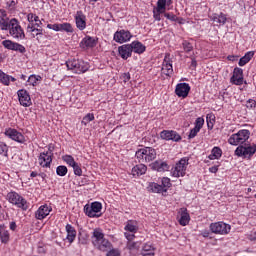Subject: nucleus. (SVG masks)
<instances>
[{
  "label": "nucleus",
  "mask_w": 256,
  "mask_h": 256,
  "mask_svg": "<svg viewBox=\"0 0 256 256\" xmlns=\"http://www.w3.org/2000/svg\"><path fill=\"white\" fill-rule=\"evenodd\" d=\"M235 155L237 157H243L244 159H251L254 153H256V144H240L236 150Z\"/></svg>",
  "instance_id": "obj_5"
},
{
  "label": "nucleus",
  "mask_w": 256,
  "mask_h": 256,
  "mask_svg": "<svg viewBox=\"0 0 256 256\" xmlns=\"http://www.w3.org/2000/svg\"><path fill=\"white\" fill-rule=\"evenodd\" d=\"M147 173V166L143 163H140L132 168V175H137L138 177L140 175H145Z\"/></svg>",
  "instance_id": "obj_28"
},
{
  "label": "nucleus",
  "mask_w": 256,
  "mask_h": 256,
  "mask_svg": "<svg viewBox=\"0 0 256 256\" xmlns=\"http://www.w3.org/2000/svg\"><path fill=\"white\" fill-rule=\"evenodd\" d=\"M131 40V32L127 30L116 31L114 34V41L116 43H127Z\"/></svg>",
  "instance_id": "obj_15"
},
{
  "label": "nucleus",
  "mask_w": 256,
  "mask_h": 256,
  "mask_svg": "<svg viewBox=\"0 0 256 256\" xmlns=\"http://www.w3.org/2000/svg\"><path fill=\"white\" fill-rule=\"evenodd\" d=\"M221 155H223V151L221 150V148L214 147L211 151V154L208 156V159H210V161L220 159Z\"/></svg>",
  "instance_id": "obj_32"
},
{
  "label": "nucleus",
  "mask_w": 256,
  "mask_h": 256,
  "mask_svg": "<svg viewBox=\"0 0 256 256\" xmlns=\"http://www.w3.org/2000/svg\"><path fill=\"white\" fill-rule=\"evenodd\" d=\"M9 151V147L5 142H0V155H4V157H7V152Z\"/></svg>",
  "instance_id": "obj_45"
},
{
  "label": "nucleus",
  "mask_w": 256,
  "mask_h": 256,
  "mask_svg": "<svg viewBox=\"0 0 256 256\" xmlns=\"http://www.w3.org/2000/svg\"><path fill=\"white\" fill-rule=\"evenodd\" d=\"M92 245L98 249V251H107L111 249V242L105 238V234L100 228L94 229L92 232Z\"/></svg>",
  "instance_id": "obj_1"
},
{
  "label": "nucleus",
  "mask_w": 256,
  "mask_h": 256,
  "mask_svg": "<svg viewBox=\"0 0 256 256\" xmlns=\"http://www.w3.org/2000/svg\"><path fill=\"white\" fill-rule=\"evenodd\" d=\"M0 19H7V12L5 10H0Z\"/></svg>",
  "instance_id": "obj_62"
},
{
  "label": "nucleus",
  "mask_w": 256,
  "mask_h": 256,
  "mask_svg": "<svg viewBox=\"0 0 256 256\" xmlns=\"http://www.w3.org/2000/svg\"><path fill=\"white\" fill-rule=\"evenodd\" d=\"M148 191H151L152 193H167V189L163 187V185H159L155 182L149 184Z\"/></svg>",
  "instance_id": "obj_29"
},
{
  "label": "nucleus",
  "mask_w": 256,
  "mask_h": 256,
  "mask_svg": "<svg viewBox=\"0 0 256 256\" xmlns=\"http://www.w3.org/2000/svg\"><path fill=\"white\" fill-rule=\"evenodd\" d=\"M251 137V132L247 129L239 130L236 134H232L230 138L228 139V143L230 145H243V143H246L249 141V138Z\"/></svg>",
  "instance_id": "obj_4"
},
{
  "label": "nucleus",
  "mask_w": 256,
  "mask_h": 256,
  "mask_svg": "<svg viewBox=\"0 0 256 256\" xmlns=\"http://www.w3.org/2000/svg\"><path fill=\"white\" fill-rule=\"evenodd\" d=\"M95 119V115L93 113H88L86 116L83 117L82 123L87 125V123H91Z\"/></svg>",
  "instance_id": "obj_47"
},
{
  "label": "nucleus",
  "mask_w": 256,
  "mask_h": 256,
  "mask_svg": "<svg viewBox=\"0 0 256 256\" xmlns=\"http://www.w3.org/2000/svg\"><path fill=\"white\" fill-rule=\"evenodd\" d=\"M130 47H132V53H137L138 55H141L142 53H145L146 47L143 45V43L139 41H134L130 44Z\"/></svg>",
  "instance_id": "obj_24"
},
{
  "label": "nucleus",
  "mask_w": 256,
  "mask_h": 256,
  "mask_svg": "<svg viewBox=\"0 0 256 256\" xmlns=\"http://www.w3.org/2000/svg\"><path fill=\"white\" fill-rule=\"evenodd\" d=\"M142 256H155V252H142Z\"/></svg>",
  "instance_id": "obj_64"
},
{
  "label": "nucleus",
  "mask_w": 256,
  "mask_h": 256,
  "mask_svg": "<svg viewBox=\"0 0 256 256\" xmlns=\"http://www.w3.org/2000/svg\"><path fill=\"white\" fill-rule=\"evenodd\" d=\"M125 231H129L130 233H135V231H137V227L131 223H128L125 226Z\"/></svg>",
  "instance_id": "obj_54"
},
{
  "label": "nucleus",
  "mask_w": 256,
  "mask_h": 256,
  "mask_svg": "<svg viewBox=\"0 0 256 256\" xmlns=\"http://www.w3.org/2000/svg\"><path fill=\"white\" fill-rule=\"evenodd\" d=\"M210 231L215 235H229L231 233V225L225 222H214L210 224Z\"/></svg>",
  "instance_id": "obj_9"
},
{
  "label": "nucleus",
  "mask_w": 256,
  "mask_h": 256,
  "mask_svg": "<svg viewBox=\"0 0 256 256\" xmlns=\"http://www.w3.org/2000/svg\"><path fill=\"white\" fill-rule=\"evenodd\" d=\"M51 213V208L47 205H42L38 208V210L35 212V217L39 221L45 219L47 215Z\"/></svg>",
  "instance_id": "obj_22"
},
{
  "label": "nucleus",
  "mask_w": 256,
  "mask_h": 256,
  "mask_svg": "<svg viewBox=\"0 0 256 256\" xmlns=\"http://www.w3.org/2000/svg\"><path fill=\"white\" fill-rule=\"evenodd\" d=\"M234 85H243V69L236 67L233 71V76L230 79Z\"/></svg>",
  "instance_id": "obj_20"
},
{
  "label": "nucleus",
  "mask_w": 256,
  "mask_h": 256,
  "mask_svg": "<svg viewBox=\"0 0 256 256\" xmlns=\"http://www.w3.org/2000/svg\"><path fill=\"white\" fill-rule=\"evenodd\" d=\"M7 5H8V7H15V5H17V2H15V0H9L8 2H7Z\"/></svg>",
  "instance_id": "obj_63"
},
{
  "label": "nucleus",
  "mask_w": 256,
  "mask_h": 256,
  "mask_svg": "<svg viewBox=\"0 0 256 256\" xmlns=\"http://www.w3.org/2000/svg\"><path fill=\"white\" fill-rule=\"evenodd\" d=\"M27 81L29 85H32L33 87H35V85H37V82L41 81V76L31 75L29 76Z\"/></svg>",
  "instance_id": "obj_40"
},
{
  "label": "nucleus",
  "mask_w": 256,
  "mask_h": 256,
  "mask_svg": "<svg viewBox=\"0 0 256 256\" xmlns=\"http://www.w3.org/2000/svg\"><path fill=\"white\" fill-rule=\"evenodd\" d=\"M76 27L79 31H83L87 27V17L83 14V11H77L75 15Z\"/></svg>",
  "instance_id": "obj_17"
},
{
  "label": "nucleus",
  "mask_w": 256,
  "mask_h": 256,
  "mask_svg": "<svg viewBox=\"0 0 256 256\" xmlns=\"http://www.w3.org/2000/svg\"><path fill=\"white\" fill-rule=\"evenodd\" d=\"M67 240L69 243H73L77 237V231L71 224L66 225Z\"/></svg>",
  "instance_id": "obj_27"
},
{
  "label": "nucleus",
  "mask_w": 256,
  "mask_h": 256,
  "mask_svg": "<svg viewBox=\"0 0 256 256\" xmlns=\"http://www.w3.org/2000/svg\"><path fill=\"white\" fill-rule=\"evenodd\" d=\"M74 174L78 177H81L83 175V170L81 169V165H79L77 162L74 166H72Z\"/></svg>",
  "instance_id": "obj_46"
},
{
  "label": "nucleus",
  "mask_w": 256,
  "mask_h": 256,
  "mask_svg": "<svg viewBox=\"0 0 256 256\" xmlns=\"http://www.w3.org/2000/svg\"><path fill=\"white\" fill-rule=\"evenodd\" d=\"M2 45L5 49H8V51H16L17 53H21L24 55V53H27V49L23 44L14 42L13 40H3Z\"/></svg>",
  "instance_id": "obj_11"
},
{
  "label": "nucleus",
  "mask_w": 256,
  "mask_h": 256,
  "mask_svg": "<svg viewBox=\"0 0 256 256\" xmlns=\"http://www.w3.org/2000/svg\"><path fill=\"white\" fill-rule=\"evenodd\" d=\"M118 53L122 59L127 61L131 57L133 50L130 44H124L118 48Z\"/></svg>",
  "instance_id": "obj_21"
},
{
  "label": "nucleus",
  "mask_w": 256,
  "mask_h": 256,
  "mask_svg": "<svg viewBox=\"0 0 256 256\" xmlns=\"http://www.w3.org/2000/svg\"><path fill=\"white\" fill-rule=\"evenodd\" d=\"M27 20L29 21V23H33L35 21V23H37V21H39V16H35L33 13H29L27 15Z\"/></svg>",
  "instance_id": "obj_51"
},
{
  "label": "nucleus",
  "mask_w": 256,
  "mask_h": 256,
  "mask_svg": "<svg viewBox=\"0 0 256 256\" xmlns=\"http://www.w3.org/2000/svg\"><path fill=\"white\" fill-rule=\"evenodd\" d=\"M126 239L128 240V243H130V241H133V239H135V234H129V233H125L124 234Z\"/></svg>",
  "instance_id": "obj_59"
},
{
  "label": "nucleus",
  "mask_w": 256,
  "mask_h": 256,
  "mask_svg": "<svg viewBox=\"0 0 256 256\" xmlns=\"http://www.w3.org/2000/svg\"><path fill=\"white\" fill-rule=\"evenodd\" d=\"M11 27V20L9 18H0V28L2 31H8Z\"/></svg>",
  "instance_id": "obj_33"
},
{
  "label": "nucleus",
  "mask_w": 256,
  "mask_h": 256,
  "mask_svg": "<svg viewBox=\"0 0 256 256\" xmlns=\"http://www.w3.org/2000/svg\"><path fill=\"white\" fill-rule=\"evenodd\" d=\"M20 105L23 107H31V96L27 90L21 89L17 92Z\"/></svg>",
  "instance_id": "obj_14"
},
{
  "label": "nucleus",
  "mask_w": 256,
  "mask_h": 256,
  "mask_svg": "<svg viewBox=\"0 0 256 256\" xmlns=\"http://www.w3.org/2000/svg\"><path fill=\"white\" fill-rule=\"evenodd\" d=\"M38 29H40L39 28V23H35V24L31 23V24H28L26 30H27V33H31V36H32L33 33L37 32Z\"/></svg>",
  "instance_id": "obj_38"
},
{
  "label": "nucleus",
  "mask_w": 256,
  "mask_h": 256,
  "mask_svg": "<svg viewBox=\"0 0 256 256\" xmlns=\"http://www.w3.org/2000/svg\"><path fill=\"white\" fill-rule=\"evenodd\" d=\"M48 29H52V31H61V24H48Z\"/></svg>",
  "instance_id": "obj_56"
},
{
  "label": "nucleus",
  "mask_w": 256,
  "mask_h": 256,
  "mask_svg": "<svg viewBox=\"0 0 256 256\" xmlns=\"http://www.w3.org/2000/svg\"><path fill=\"white\" fill-rule=\"evenodd\" d=\"M10 82L11 76L0 70V83H2V85L9 86Z\"/></svg>",
  "instance_id": "obj_34"
},
{
  "label": "nucleus",
  "mask_w": 256,
  "mask_h": 256,
  "mask_svg": "<svg viewBox=\"0 0 256 256\" xmlns=\"http://www.w3.org/2000/svg\"><path fill=\"white\" fill-rule=\"evenodd\" d=\"M189 91H191V86L188 83H179L176 85L175 93L178 97L185 99L189 95Z\"/></svg>",
  "instance_id": "obj_16"
},
{
  "label": "nucleus",
  "mask_w": 256,
  "mask_h": 256,
  "mask_svg": "<svg viewBox=\"0 0 256 256\" xmlns=\"http://www.w3.org/2000/svg\"><path fill=\"white\" fill-rule=\"evenodd\" d=\"M166 7L167 0H158L157 7L155 9L158 10V13H165Z\"/></svg>",
  "instance_id": "obj_35"
},
{
  "label": "nucleus",
  "mask_w": 256,
  "mask_h": 256,
  "mask_svg": "<svg viewBox=\"0 0 256 256\" xmlns=\"http://www.w3.org/2000/svg\"><path fill=\"white\" fill-rule=\"evenodd\" d=\"M209 17L216 25H225V23H227V15L223 12H220L219 14L214 13Z\"/></svg>",
  "instance_id": "obj_23"
},
{
  "label": "nucleus",
  "mask_w": 256,
  "mask_h": 256,
  "mask_svg": "<svg viewBox=\"0 0 256 256\" xmlns=\"http://www.w3.org/2000/svg\"><path fill=\"white\" fill-rule=\"evenodd\" d=\"M164 17H166V19H169V21H179V18L175 14L165 13Z\"/></svg>",
  "instance_id": "obj_53"
},
{
  "label": "nucleus",
  "mask_w": 256,
  "mask_h": 256,
  "mask_svg": "<svg viewBox=\"0 0 256 256\" xmlns=\"http://www.w3.org/2000/svg\"><path fill=\"white\" fill-rule=\"evenodd\" d=\"M162 72L164 75L169 77L170 75H173V64L167 60V58L164 59L163 65H162Z\"/></svg>",
  "instance_id": "obj_30"
},
{
  "label": "nucleus",
  "mask_w": 256,
  "mask_h": 256,
  "mask_svg": "<svg viewBox=\"0 0 256 256\" xmlns=\"http://www.w3.org/2000/svg\"><path fill=\"white\" fill-rule=\"evenodd\" d=\"M4 135L9 137V139H12V141H16V143H25V136H23V134L16 129L8 128L4 132Z\"/></svg>",
  "instance_id": "obj_13"
},
{
  "label": "nucleus",
  "mask_w": 256,
  "mask_h": 256,
  "mask_svg": "<svg viewBox=\"0 0 256 256\" xmlns=\"http://www.w3.org/2000/svg\"><path fill=\"white\" fill-rule=\"evenodd\" d=\"M0 239H1L2 243H8L9 242V231L0 230Z\"/></svg>",
  "instance_id": "obj_41"
},
{
  "label": "nucleus",
  "mask_w": 256,
  "mask_h": 256,
  "mask_svg": "<svg viewBox=\"0 0 256 256\" xmlns=\"http://www.w3.org/2000/svg\"><path fill=\"white\" fill-rule=\"evenodd\" d=\"M190 219H191V217L189 216V213L187 212V208H181L180 209V219H179L180 225H182L183 227H185V225H189Z\"/></svg>",
  "instance_id": "obj_25"
},
{
  "label": "nucleus",
  "mask_w": 256,
  "mask_h": 256,
  "mask_svg": "<svg viewBox=\"0 0 256 256\" xmlns=\"http://www.w3.org/2000/svg\"><path fill=\"white\" fill-rule=\"evenodd\" d=\"M203 125H205V120L201 117L197 118L195 121V128L201 131Z\"/></svg>",
  "instance_id": "obj_49"
},
{
  "label": "nucleus",
  "mask_w": 256,
  "mask_h": 256,
  "mask_svg": "<svg viewBox=\"0 0 256 256\" xmlns=\"http://www.w3.org/2000/svg\"><path fill=\"white\" fill-rule=\"evenodd\" d=\"M66 66L69 71H73V73H76L77 75L89 71V63L75 58L66 61Z\"/></svg>",
  "instance_id": "obj_3"
},
{
  "label": "nucleus",
  "mask_w": 256,
  "mask_h": 256,
  "mask_svg": "<svg viewBox=\"0 0 256 256\" xmlns=\"http://www.w3.org/2000/svg\"><path fill=\"white\" fill-rule=\"evenodd\" d=\"M62 159L70 167H73L77 163V162H75V158H73V156H71V155H65V156L62 157Z\"/></svg>",
  "instance_id": "obj_39"
},
{
  "label": "nucleus",
  "mask_w": 256,
  "mask_h": 256,
  "mask_svg": "<svg viewBox=\"0 0 256 256\" xmlns=\"http://www.w3.org/2000/svg\"><path fill=\"white\" fill-rule=\"evenodd\" d=\"M149 167L152 171H158V173H163L169 169V164L164 162L163 160H156L155 162L151 163Z\"/></svg>",
  "instance_id": "obj_19"
},
{
  "label": "nucleus",
  "mask_w": 256,
  "mask_h": 256,
  "mask_svg": "<svg viewBox=\"0 0 256 256\" xmlns=\"http://www.w3.org/2000/svg\"><path fill=\"white\" fill-rule=\"evenodd\" d=\"M60 31H65V33H73V26L71 23H62L60 24Z\"/></svg>",
  "instance_id": "obj_37"
},
{
  "label": "nucleus",
  "mask_w": 256,
  "mask_h": 256,
  "mask_svg": "<svg viewBox=\"0 0 256 256\" xmlns=\"http://www.w3.org/2000/svg\"><path fill=\"white\" fill-rule=\"evenodd\" d=\"M160 139L164 141H173L174 143H179L181 141V135L174 130H163L160 132Z\"/></svg>",
  "instance_id": "obj_12"
},
{
  "label": "nucleus",
  "mask_w": 256,
  "mask_h": 256,
  "mask_svg": "<svg viewBox=\"0 0 256 256\" xmlns=\"http://www.w3.org/2000/svg\"><path fill=\"white\" fill-rule=\"evenodd\" d=\"M36 33H33L32 37L33 39H36V41H41V39H43V33H45V31L43 30V28H39L38 30H36Z\"/></svg>",
  "instance_id": "obj_43"
},
{
  "label": "nucleus",
  "mask_w": 256,
  "mask_h": 256,
  "mask_svg": "<svg viewBox=\"0 0 256 256\" xmlns=\"http://www.w3.org/2000/svg\"><path fill=\"white\" fill-rule=\"evenodd\" d=\"M161 183L162 187H164V189L166 190L171 187V179H169L168 177H163Z\"/></svg>",
  "instance_id": "obj_48"
},
{
  "label": "nucleus",
  "mask_w": 256,
  "mask_h": 256,
  "mask_svg": "<svg viewBox=\"0 0 256 256\" xmlns=\"http://www.w3.org/2000/svg\"><path fill=\"white\" fill-rule=\"evenodd\" d=\"M254 55H255V52L253 51L247 52L242 58H240L238 65L240 67H245V65H247V63H249L251 59H253Z\"/></svg>",
  "instance_id": "obj_31"
},
{
  "label": "nucleus",
  "mask_w": 256,
  "mask_h": 256,
  "mask_svg": "<svg viewBox=\"0 0 256 256\" xmlns=\"http://www.w3.org/2000/svg\"><path fill=\"white\" fill-rule=\"evenodd\" d=\"M123 79H124V82L127 83V81H129V79H131V74L129 73H124L122 75Z\"/></svg>",
  "instance_id": "obj_60"
},
{
  "label": "nucleus",
  "mask_w": 256,
  "mask_h": 256,
  "mask_svg": "<svg viewBox=\"0 0 256 256\" xmlns=\"http://www.w3.org/2000/svg\"><path fill=\"white\" fill-rule=\"evenodd\" d=\"M135 157L138 163H151L157 158V151L155 148L144 147L136 151Z\"/></svg>",
  "instance_id": "obj_2"
},
{
  "label": "nucleus",
  "mask_w": 256,
  "mask_h": 256,
  "mask_svg": "<svg viewBox=\"0 0 256 256\" xmlns=\"http://www.w3.org/2000/svg\"><path fill=\"white\" fill-rule=\"evenodd\" d=\"M143 253H151L155 251V248L152 247L151 244H145L142 248Z\"/></svg>",
  "instance_id": "obj_50"
},
{
  "label": "nucleus",
  "mask_w": 256,
  "mask_h": 256,
  "mask_svg": "<svg viewBox=\"0 0 256 256\" xmlns=\"http://www.w3.org/2000/svg\"><path fill=\"white\" fill-rule=\"evenodd\" d=\"M95 45H97V42H95V39L93 37H90V36H86L80 42V47L82 49H86V48H89V47H95Z\"/></svg>",
  "instance_id": "obj_26"
},
{
  "label": "nucleus",
  "mask_w": 256,
  "mask_h": 256,
  "mask_svg": "<svg viewBox=\"0 0 256 256\" xmlns=\"http://www.w3.org/2000/svg\"><path fill=\"white\" fill-rule=\"evenodd\" d=\"M9 34L13 39H17L18 41H23L25 39V31L19 24V20L17 18H12L10 20V28H8Z\"/></svg>",
  "instance_id": "obj_6"
},
{
  "label": "nucleus",
  "mask_w": 256,
  "mask_h": 256,
  "mask_svg": "<svg viewBox=\"0 0 256 256\" xmlns=\"http://www.w3.org/2000/svg\"><path fill=\"white\" fill-rule=\"evenodd\" d=\"M189 165V158L184 157L176 163L175 167L172 168L173 177H185L187 172V166Z\"/></svg>",
  "instance_id": "obj_8"
},
{
  "label": "nucleus",
  "mask_w": 256,
  "mask_h": 256,
  "mask_svg": "<svg viewBox=\"0 0 256 256\" xmlns=\"http://www.w3.org/2000/svg\"><path fill=\"white\" fill-rule=\"evenodd\" d=\"M52 155L53 153L51 152L41 153L38 158L39 165H41V167H51V163L53 162Z\"/></svg>",
  "instance_id": "obj_18"
},
{
  "label": "nucleus",
  "mask_w": 256,
  "mask_h": 256,
  "mask_svg": "<svg viewBox=\"0 0 256 256\" xmlns=\"http://www.w3.org/2000/svg\"><path fill=\"white\" fill-rule=\"evenodd\" d=\"M7 200L9 203H12V205H16V207L23 209V211H27V209H29L27 200H25L24 197L19 195L17 192H9L7 194Z\"/></svg>",
  "instance_id": "obj_7"
},
{
  "label": "nucleus",
  "mask_w": 256,
  "mask_h": 256,
  "mask_svg": "<svg viewBox=\"0 0 256 256\" xmlns=\"http://www.w3.org/2000/svg\"><path fill=\"white\" fill-rule=\"evenodd\" d=\"M162 13H165V12H158V10H156V9L153 10L155 21H161V14Z\"/></svg>",
  "instance_id": "obj_58"
},
{
  "label": "nucleus",
  "mask_w": 256,
  "mask_h": 256,
  "mask_svg": "<svg viewBox=\"0 0 256 256\" xmlns=\"http://www.w3.org/2000/svg\"><path fill=\"white\" fill-rule=\"evenodd\" d=\"M199 131H201V130H199L198 128H195V127L193 129H191L190 133L188 135V139H195V137H197V133H199Z\"/></svg>",
  "instance_id": "obj_52"
},
{
  "label": "nucleus",
  "mask_w": 256,
  "mask_h": 256,
  "mask_svg": "<svg viewBox=\"0 0 256 256\" xmlns=\"http://www.w3.org/2000/svg\"><path fill=\"white\" fill-rule=\"evenodd\" d=\"M106 256H121V251L117 249H112L107 252Z\"/></svg>",
  "instance_id": "obj_57"
},
{
  "label": "nucleus",
  "mask_w": 256,
  "mask_h": 256,
  "mask_svg": "<svg viewBox=\"0 0 256 256\" xmlns=\"http://www.w3.org/2000/svg\"><path fill=\"white\" fill-rule=\"evenodd\" d=\"M246 107H247V109H255V107H256V101L253 100V99H249V100L246 102Z\"/></svg>",
  "instance_id": "obj_55"
},
{
  "label": "nucleus",
  "mask_w": 256,
  "mask_h": 256,
  "mask_svg": "<svg viewBox=\"0 0 256 256\" xmlns=\"http://www.w3.org/2000/svg\"><path fill=\"white\" fill-rule=\"evenodd\" d=\"M210 173H217L219 171V166H212L209 168Z\"/></svg>",
  "instance_id": "obj_61"
},
{
  "label": "nucleus",
  "mask_w": 256,
  "mask_h": 256,
  "mask_svg": "<svg viewBox=\"0 0 256 256\" xmlns=\"http://www.w3.org/2000/svg\"><path fill=\"white\" fill-rule=\"evenodd\" d=\"M127 247L130 251H139V249H141V242L130 241L128 242Z\"/></svg>",
  "instance_id": "obj_36"
},
{
  "label": "nucleus",
  "mask_w": 256,
  "mask_h": 256,
  "mask_svg": "<svg viewBox=\"0 0 256 256\" xmlns=\"http://www.w3.org/2000/svg\"><path fill=\"white\" fill-rule=\"evenodd\" d=\"M182 47H183L185 53H191V51H193V45L190 42H188L187 40H185L182 43Z\"/></svg>",
  "instance_id": "obj_44"
},
{
  "label": "nucleus",
  "mask_w": 256,
  "mask_h": 256,
  "mask_svg": "<svg viewBox=\"0 0 256 256\" xmlns=\"http://www.w3.org/2000/svg\"><path fill=\"white\" fill-rule=\"evenodd\" d=\"M103 209V204L100 202H93L91 205L86 204L84 206V212L88 217H101V210Z\"/></svg>",
  "instance_id": "obj_10"
},
{
  "label": "nucleus",
  "mask_w": 256,
  "mask_h": 256,
  "mask_svg": "<svg viewBox=\"0 0 256 256\" xmlns=\"http://www.w3.org/2000/svg\"><path fill=\"white\" fill-rule=\"evenodd\" d=\"M67 171V166H58L56 168V173L59 177H65V175H67Z\"/></svg>",
  "instance_id": "obj_42"
}]
</instances>
